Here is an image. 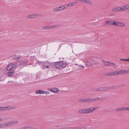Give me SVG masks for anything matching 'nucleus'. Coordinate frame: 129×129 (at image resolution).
<instances>
[{
    "mask_svg": "<svg viewBox=\"0 0 129 129\" xmlns=\"http://www.w3.org/2000/svg\"><path fill=\"white\" fill-rule=\"evenodd\" d=\"M53 11H58L57 8H54L53 9Z\"/></svg>",
    "mask_w": 129,
    "mask_h": 129,
    "instance_id": "ea45409f",
    "label": "nucleus"
},
{
    "mask_svg": "<svg viewBox=\"0 0 129 129\" xmlns=\"http://www.w3.org/2000/svg\"><path fill=\"white\" fill-rule=\"evenodd\" d=\"M28 61L27 60L18 61L17 62L18 66H21L22 65L27 66L28 64Z\"/></svg>",
    "mask_w": 129,
    "mask_h": 129,
    "instance_id": "7ed1b4c3",
    "label": "nucleus"
},
{
    "mask_svg": "<svg viewBox=\"0 0 129 129\" xmlns=\"http://www.w3.org/2000/svg\"><path fill=\"white\" fill-rule=\"evenodd\" d=\"M101 91H104L108 90V87H100Z\"/></svg>",
    "mask_w": 129,
    "mask_h": 129,
    "instance_id": "dca6fc26",
    "label": "nucleus"
},
{
    "mask_svg": "<svg viewBox=\"0 0 129 129\" xmlns=\"http://www.w3.org/2000/svg\"><path fill=\"white\" fill-rule=\"evenodd\" d=\"M72 129H74V126L72 127Z\"/></svg>",
    "mask_w": 129,
    "mask_h": 129,
    "instance_id": "680f3d73",
    "label": "nucleus"
},
{
    "mask_svg": "<svg viewBox=\"0 0 129 129\" xmlns=\"http://www.w3.org/2000/svg\"><path fill=\"white\" fill-rule=\"evenodd\" d=\"M83 109H80L78 111V112L79 113L83 114Z\"/></svg>",
    "mask_w": 129,
    "mask_h": 129,
    "instance_id": "473e14b6",
    "label": "nucleus"
},
{
    "mask_svg": "<svg viewBox=\"0 0 129 129\" xmlns=\"http://www.w3.org/2000/svg\"><path fill=\"white\" fill-rule=\"evenodd\" d=\"M81 2H83L84 3H87L88 4L90 5L91 4V2L89 0H82Z\"/></svg>",
    "mask_w": 129,
    "mask_h": 129,
    "instance_id": "f8f14e48",
    "label": "nucleus"
},
{
    "mask_svg": "<svg viewBox=\"0 0 129 129\" xmlns=\"http://www.w3.org/2000/svg\"><path fill=\"white\" fill-rule=\"evenodd\" d=\"M119 74H124V70H121L119 71Z\"/></svg>",
    "mask_w": 129,
    "mask_h": 129,
    "instance_id": "7c9ffc66",
    "label": "nucleus"
},
{
    "mask_svg": "<svg viewBox=\"0 0 129 129\" xmlns=\"http://www.w3.org/2000/svg\"><path fill=\"white\" fill-rule=\"evenodd\" d=\"M125 25V24L122 22H118V26H119V27H123Z\"/></svg>",
    "mask_w": 129,
    "mask_h": 129,
    "instance_id": "4468645a",
    "label": "nucleus"
},
{
    "mask_svg": "<svg viewBox=\"0 0 129 129\" xmlns=\"http://www.w3.org/2000/svg\"><path fill=\"white\" fill-rule=\"evenodd\" d=\"M10 64L12 67V69L16 67V66L17 65V62L15 63H11Z\"/></svg>",
    "mask_w": 129,
    "mask_h": 129,
    "instance_id": "a211bd4d",
    "label": "nucleus"
},
{
    "mask_svg": "<svg viewBox=\"0 0 129 129\" xmlns=\"http://www.w3.org/2000/svg\"><path fill=\"white\" fill-rule=\"evenodd\" d=\"M83 114H87L88 113V109H83Z\"/></svg>",
    "mask_w": 129,
    "mask_h": 129,
    "instance_id": "bb28decb",
    "label": "nucleus"
},
{
    "mask_svg": "<svg viewBox=\"0 0 129 129\" xmlns=\"http://www.w3.org/2000/svg\"><path fill=\"white\" fill-rule=\"evenodd\" d=\"M42 16V15H40V14H37V16L38 17L40 16Z\"/></svg>",
    "mask_w": 129,
    "mask_h": 129,
    "instance_id": "603ef678",
    "label": "nucleus"
},
{
    "mask_svg": "<svg viewBox=\"0 0 129 129\" xmlns=\"http://www.w3.org/2000/svg\"><path fill=\"white\" fill-rule=\"evenodd\" d=\"M95 90L96 91H101V88L99 87V88H97L95 89Z\"/></svg>",
    "mask_w": 129,
    "mask_h": 129,
    "instance_id": "a19ab883",
    "label": "nucleus"
},
{
    "mask_svg": "<svg viewBox=\"0 0 129 129\" xmlns=\"http://www.w3.org/2000/svg\"><path fill=\"white\" fill-rule=\"evenodd\" d=\"M37 17V14H33L30 15H29L27 16V18H35Z\"/></svg>",
    "mask_w": 129,
    "mask_h": 129,
    "instance_id": "9d476101",
    "label": "nucleus"
},
{
    "mask_svg": "<svg viewBox=\"0 0 129 129\" xmlns=\"http://www.w3.org/2000/svg\"><path fill=\"white\" fill-rule=\"evenodd\" d=\"M66 129H70V127H66Z\"/></svg>",
    "mask_w": 129,
    "mask_h": 129,
    "instance_id": "6e6d98bb",
    "label": "nucleus"
},
{
    "mask_svg": "<svg viewBox=\"0 0 129 129\" xmlns=\"http://www.w3.org/2000/svg\"><path fill=\"white\" fill-rule=\"evenodd\" d=\"M4 126H11L10 122L5 123H4Z\"/></svg>",
    "mask_w": 129,
    "mask_h": 129,
    "instance_id": "b1692460",
    "label": "nucleus"
},
{
    "mask_svg": "<svg viewBox=\"0 0 129 129\" xmlns=\"http://www.w3.org/2000/svg\"><path fill=\"white\" fill-rule=\"evenodd\" d=\"M58 26V25H54V26H52V27H51V29H52V28H55V27H58V26Z\"/></svg>",
    "mask_w": 129,
    "mask_h": 129,
    "instance_id": "a18cd8bd",
    "label": "nucleus"
},
{
    "mask_svg": "<svg viewBox=\"0 0 129 129\" xmlns=\"http://www.w3.org/2000/svg\"><path fill=\"white\" fill-rule=\"evenodd\" d=\"M125 61H129V59H125Z\"/></svg>",
    "mask_w": 129,
    "mask_h": 129,
    "instance_id": "4d7b16f0",
    "label": "nucleus"
},
{
    "mask_svg": "<svg viewBox=\"0 0 129 129\" xmlns=\"http://www.w3.org/2000/svg\"><path fill=\"white\" fill-rule=\"evenodd\" d=\"M124 7L125 8V10L129 9V4L127 5L126 6H124Z\"/></svg>",
    "mask_w": 129,
    "mask_h": 129,
    "instance_id": "2f4dec72",
    "label": "nucleus"
},
{
    "mask_svg": "<svg viewBox=\"0 0 129 129\" xmlns=\"http://www.w3.org/2000/svg\"><path fill=\"white\" fill-rule=\"evenodd\" d=\"M57 8L58 11H60L62 10V9H62V7L61 6L60 7H57Z\"/></svg>",
    "mask_w": 129,
    "mask_h": 129,
    "instance_id": "37998d69",
    "label": "nucleus"
},
{
    "mask_svg": "<svg viewBox=\"0 0 129 129\" xmlns=\"http://www.w3.org/2000/svg\"><path fill=\"white\" fill-rule=\"evenodd\" d=\"M12 69V67L10 63L7 68V70L8 71H9Z\"/></svg>",
    "mask_w": 129,
    "mask_h": 129,
    "instance_id": "412c9836",
    "label": "nucleus"
},
{
    "mask_svg": "<svg viewBox=\"0 0 129 129\" xmlns=\"http://www.w3.org/2000/svg\"><path fill=\"white\" fill-rule=\"evenodd\" d=\"M109 66L110 67L112 66L113 67V64H109Z\"/></svg>",
    "mask_w": 129,
    "mask_h": 129,
    "instance_id": "3c124183",
    "label": "nucleus"
},
{
    "mask_svg": "<svg viewBox=\"0 0 129 129\" xmlns=\"http://www.w3.org/2000/svg\"><path fill=\"white\" fill-rule=\"evenodd\" d=\"M2 119L1 118H0V121H1L2 120Z\"/></svg>",
    "mask_w": 129,
    "mask_h": 129,
    "instance_id": "13d9d810",
    "label": "nucleus"
},
{
    "mask_svg": "<svg viewBox=\"0 0 129 129\" xmlns=\"http://www.w3.org/2000/svg\"><path fill=\"white\" fill-rule=\"evenodd\" d=\"M102 99L100 97L91 98H84L80 99L79 100V102H90L93 101L100 100Z\"/></svg>",
    "mask_w": 129,
    "mask_h": 129,
    "instance_id": "f257e3e1",
    "label": "nucleus"
},
{
    "mask_svg": "<svg viewBox=\"0 0 129 129\" xmlns=\"http://www.w3.org/2000/svg\"><path fill=\"white\" fill-rule=\"evenodd\" d=\"M51 96V95H49L48 96Z\"/></svg>",
    "mask_w": 129,
    "mask_h": 129,
    "instance_id": "e2e57ef3",
    "label": "nucleus"
},
{
    "mask_svg": "<svg viewBox=\"0 0 129 129\" xmlns=\"http://www.w3.org/2000/svg\"><path fill=\"white\" fill-rule=\"evenodd\" d=\"M53 88H48V90L50 91L51 92H53Z\"/></svg>",
    "mask_w": 129,
    "mask_h": 129,
    "instance_id": "79ce46f5",
    "label": "nucleus"
},
{
    "mask_svg": "<svg viewBox=\"0 0 129 129\" xmlns=\"http://www.w3.org/2000/svg\"><path fill=\"white\" fill-rule=\"evenodd\" d=\"M79 129H86V127L85 126L83 127H79Z\"/></svg>",
    "mask_w": 129,
    "mask_h": 129,
    "instance_id": "c03bdc74",
    "label": "nucleus"
},
{
    "mask_svg": "<svg viewBox=\"0 0 129 129\" xmlns=\"http://www.w3.org/2000/svg\"><path fill=\"white\" fill-rule=\"evenodd\" d=\"M109 64H113V68H116V67H118V66H115L116 64L115 63H113L109 61H106L104 64L105 66H108Z\"/></svg>",
    "mask_w": 129,
    "mask_h": 129,
    "instance_id": "423d86ee",
    "label": "nucleus"
},
{
    "mask_svg": "<svg viewBox=\"0 0 129 129\" xmlns=\"http://www.w3.org/2000/svg\"><path fill=\"white\" fill-rule=\"evenodd\" d=\"M61 67H64L66 66V64L65 62H63V61H61Z\"/></svg>",
    "mask_w": 129,
    "mask_h": 129,
    "instance_id": "4be33fe9",
    "label": "nucleus"
},
{
    "mask_svg": "<svg viewBox=\"0 0 129 129\" xmlns=\"http://www.w3.org/2000/svg\"><path fill=\"white\" fill-rule=\"evenodd\" d=\"M36 93L37 94H49L50 92H49L41 90H38L36 91Z\"/></svg>",
    "mask_w": 129,
    "mask_h": 129,
    "instance_id": "20e7f679",
    "label": "nucleus"
},
{
    "mask_svg": "<svg viewBox=\"0 0 129 129\" xmlns=\"http://www.w3.org/2000/svg\"><path fill=\"white\" fill-rule=\"evenodd\" d=\"M113 20H109L106 22V23L107 24H109V25H112Z\"/></svg>",
    "mask_w": 129,
    "mask_h": 129,
    "instance_id": "aec40b11",
    "label": "nucleus"
},
{
    "mask_svg": "<svg viewBox=\"0 0 129 129\" xmlns=\"http://www.w3.org/2000/svg\"><path fill=\"white\" fill-rule=\"evenodd\" d=\"M116 111H125L126 110V107H124L122 108H120L116 109Z\"/></svg>",
    "mask_w": 129,
    "mask_h": 129,
    "instance_id": "1a4fd4ad",
    "label": "nucleus"
},
{
    "mask_svg": "<svg viewBox=\"0 0 129 129\" xmlns=\"http://www.w3.org/2000/svg\"><path fill=\"white\" fill-rule=\"evenodd\" d=\"M113 75H117L119 74V71H115L113 72H112Z\"/></svg>",
    "mask_w": 129,
    "mask_h": 129,
    "instance_id": "a878e982",
    "label": "nucleus"
},
{
    "mask_svg": "<svg viewBox=\"0 0 129 129\" xmlns=\"http://www.w3.org/2000/svg\"><path fill=\"white\" fill-rule=\"evenodd\" d=\"M98 108H92L88 109V113H91L93 112L95 110L98 109Z\"/></svg>",
    "mask_w": 129,
    "mask_h": 129,
    "instance_id": "6e6552de",
    "label": "nucleus"
},
{
    "mask_svg": "<svg viewBox=\"0 0 129 129\" xmlns=\"http://www.w3.org/2000/svg\"><path fill=\"white\" fill-rule=\"evenodd\" d=\"M59 26V25H58V26H58V27Z\"/></svg>",
    "mask_w": 129,
    "mask_h": 129,
    "instance_id": "338daca9",
    "label": "nucleus"
},
{
    "mask_svg": "<svg viewBox=\"0 0 129 129\" xmlns=\"http://www.w3.org/2000/svg\"><path fill=\"white\" fill-rule=\"evenodd\" d=\"M73 5V3H70L68 5H67L68 7V6L71 7Z\"/></svg>",
    "mask_w": 129,
    "mask_h": 129,
    "instance_id": "4c0bfd02",
    "label": "nucleus"
},
{
    "mask_svg": "<svg viewBox=\"0 0 129 129\" xmlns=\"http://www.w3.org/2000/svg\"><path fill=\"white\" fill-rule=\"evenodd\" d=\"M83 67H84L83 66Z\"/></svg>",
    "mask_w": 129,
    "mask_h": 129,
    "instance_id": "69168bd1",
    "label": "nucleus"
},
{
    "mask_svg": "<svg viewBox=\"0 0 129 129\" xmlns=\"http://www.w3.org/2000/svg\"><path fill=\"white\" fill-rule=\"evenodd\" d=\"M112 11L113 12H118L119 11V9L118 7L114 8L112 9Z\"/></svg>",
    "mask_w": 129,
    "mask_h": 129,
    "instance_id": "393cba45",
    "label": "nucleus"
},
{
    "mask_svg": "<svg viewBox=\"0 0 129 129\" xmlns=\"http://www.w3.org/2000/svg\"><path fill=\"white\" fill-rule=\"evenodd\" d=\"M103 63L104 64L105 62L106 61H105V60H103Z\"/></svg>",
    "mask_w": 129,
    "mask_h": 129,
    "instance_id": "8fccbe9b",
    "label": "nucleus"
},
{
    "mask_svg": "<svg viewBox=\"0 0 129 129\" xmlns=\"http://www.w3.org/2000/svg\"><path fill=\"white\" fill-rule=\"evenodd\" d=\"M23 129H35L34 128L29 126H26L23 127Z\"/></svg>",
    "mask_w": 129,
    "mask_h": 129,
    "instance_id": "ddd939ff",
    "label": "nucleus"
},
{
    "mask_svg": "<svg viewBox=\"0 0 129 129\" xmlns=\"http://www.w3.org/2000/svg\"><path fill=\"white\" fill-rule=\"evenodd\" d=\"M104 76H112L113 75L112 73V72H111L110 73H106L104 75Z\"/></svg>",
    "mask_w": 129,
    "mask_h": 129,
    "instance_id": "c85d7f7f",
    "label": "nucleus"
},
{
    "mask_svg": "<svg viewBox=\"0 0 129 129\" xmlns=\"http://www.w3.org/2000/svg\"><path fill=\"white\" fill-rule=\"evenodd\" d=\"M53 92L56 93L57 92L59 91L58 89L57 88H53Z\"/></svg>",
    "mask_w": 129,
    "mask_h": 129,
    "instance_id": "5701e85b",
    "label": "nucleus"
},
{
    "mask_svg": "<svg viewBox=\"0 0 129 129\" xmlns=\"http://www.w3.org/2000/svg\"><path fill=\"white\" fill-rule=\"evenodd\" d=\"M61 61L57 62L55 63L54 66L56 68L59 69L61 68Z\"/></svg>",
    "mask_w": 129,
    "mask_h": 129,
    "instance_id": "39448f33",
    "label": "nucleus"
},
{
    "mask_svg": "<svg viewBox=\"0 0 129 129\" xmlns=\"http://www.w3.org/2000/svg\"><path fill=\"white\" fill-rule=\"evenodd\" d=\"M20 57H18L17 56H14L13 57V59H14L16 60L18 58H19Z\"/></svg>",
    "mask_w": 129,
    "mask_h": 129,
    "instance_id": "72a5a7b5",
    "label": "nucleus"
},
{
    "mask_svg": "<svg viewBox=\"0 0 129 129\" xmlns=\"http://www.w3.org/2000/svg\"><path fill=\"white\" fill-rule=\"evenodd\" d=\"M118 22H115L113 21V23H112V25L115 26H117L118 24Z\"/></svg>",
    "mask_w": 129,
    "mask_h": 129,
    "instance_id": "cd10ccee",
    "label": "nucleus"
},
{
    "mask_svg": "<svg viewBox=\"0 0 129 129\" xmlns=\"http://www.w3.org/2000/svg\"><path fill=\"white\" fill-rule=\"evenodd\" d=\"M61 7H62V9H62V10L64 9H66L68 7L67 5H63L61 6Z\"/></svg>",
    "mask_w": 129,
    "mask_h": 129,
    "instance_id": "c756f323",
    "label": "nucleus"
},
{
    "mask_svg": "<svg viewBox=\"0 0 129 129\" xmlns=\"http://www.w3.org/2000/svg\"><path fill=\"white\" fill-rule=\"evenodd\" d=\"M115 86H111L109 87H108V89H114L115 88Z\"/></svg>",
    "mask_w": 129,
    "mask_h": 129,
    "instance_id": "f704fd0d",
    "label": "nucleus"
},
{
    "mask_svg": "<svg viewBox=\"0 0 129 129\" xmlns=\"http://www.w3.org/2000/svg\"><path fill=\"white\" fill-rule=\"evenodd\" d=\"M120 60L121 61H125V59H120Z\"/></svg>",
    "mask_w": 129,
    "mask_h": 129,
    "instance_id": "de8ad7c7",
    "label": "nucleus"
},
{
    "mask_svg": "<svg viewBox=\"0 0 129 129\" xmlns=\"http://www.w3.org/2000/svg\"><path fill=\"white\" fill-rule=\"evenodd\" d=\"M2 81V80H1L0 79V81Z\"/></svg>",
    "mask_w": 129,
    "mask_h": 129,
    "instance_id": "0e129e2a",
    "label": "nucleus"
},
{
    "mask_svg": "<svg viewBox=\"0 0 129 129\" xmlns=\"http://www.w3.org/2000/svg\"><path fill=\"white\" fill-rule=\"evenodd\" d=\"M74 129H79V127L74 126Z\"/></svg>",
    "mask_w": 129,
    "mask_h": 129,
    "instance_id": "49530a36",
    "label": "nucleus"
},
{
    "mask_svg": "<svg viewBox=\"0 0 129 129\" xmlns=\"http://www.w3.org/2000/svg\"><path fill=\"white\" fill-rule=\"evenodd\" d=\"M124 74H129V70H124Z\"/></svg>",
    "mask_w": 129,
    "mask_h": 129,
    "instance_id": "c9c22d12",
    "label": "nucleus"
},
{
    "mask_svg": "<svg viewBox=\"0 0 129 129\" xmlns=\"http://www.w3.org/2000/svg\"><path fill=\"white\" fill-rule=\"evenodd\" d=\"M15 109L14 107H2V110H11L13 109Z\"/></svg>",
    "mask_w": 129,
    "mask_h": 129,
    "instance_id": "0eeeda50",
    "label": "nucleus"
},
{
    "mask_svg": "<svg viewBox=\"0 0 129 129\" xmlns=\"http://www.w3.org/2000/svg\"><path fill=\"white\" fill-rule=\"evenodd\" d=\"M37 63L39 64H43V62L41 61H38Z\"/></svg>",
    "mask_w": 129,
    "mask_h": 129,
    "instance_id": "58836bf2",
    "label": "nucleus"
},
{
    "mask_svg": "<svg viewBox=\"0 0 129 129\" xmlns=\"http://www.w3.org/2000/svg\"><path fill=\"white\" fill-rule=\"evenodd\" d=\"M10 122L11 126L18 123H19V121L18 120H15L11 121Z\"/></svg>",
    "mask_w": 129,
    "mask_h": 129,
    "instance_id": "9b49d317",
    "label": "nucleus"
},
{
    "mask_svg": "<svg viewBox=\"0 0 129 129\" xmlns=\"http://www.w3.org/2000/svg\"><path fill=\"white\" fill-rule=\"evenodd\" d=\"M46 67L47 68H48L49 67V66H48H48H46Z\"/></svg>",
    "mask_w": 129,
    "mask_h": 129,
    "instance_id": "bf43d9fd",
    "label": "nucleus"
},
{
    "mask_svg": "<svg viewBox=\"0 0 129 129\" xmlns=\"http://www.w3.org/2000/svg\"><path fill=\"white\" fill-rule=\"evenodd\" d=\"M66 127H64L60 128L59 129H66Z\"/></svg>",
    "mask_w": 129,
    "mask_h": 129,
    "instance_id": "09e8293b",
    "label": "nucleus"
},
{
    "mask_svg": "<svg viewBox=\"0 0 129 129\" xmlns=\"http://www.w3.org/2000/svg\"><path fill=\"white\" fill-rule=\"evenodd\" d=\"M2 110V107H0V111H1Z\"/></svg>",
    "mask_w": 129,
    "mask_h": 129,
    "instance_id": "5fc2aeb1",
    "label": "nucleus"
},
{
    "mask_svg": "<svg viewBox=\"0 0 129 129\" xmlns=\"http://www.w3.org/2000/svg\"><path fill=\"white\" fill-rule=\"evenodd\" d=\"M118 8L119 9V11H125V8L124 7V6H122L121 7H118Z\"/></svg>",
    "mask_w": 129,
    "mask_h": 129,
    "instance_id": "f3484780",
    "label": "nucleus"
},
{
    "mask_svg": "<svg viewBox=\"0 0 129 129\" xmlns=\"http://www.w3.org/2000/svg\"><path fill=\"white\" fill-rule=\"evenodd\" d=\"M51 27H50V26H45L42 27V28L43 29H51Z\"/></svg>",
    "mask_w": 129,
    "mask_h": 129,
    "instance_id": "6ab92c4d",
    "label": "nucleus"
},
{
    "mask_svg": "<svg viewBox=\"0 0 129 129\" xmlns=\"http://www.w3.org/2000/svg\"><path fill=\"white\" fill-rule=\"evenodd\" d=\"M15 72H11L9 73L8 74V76L11 77H12L14 76V73Z\"/></svg>",
    "mask_w": 129,
    "mask_h": 129,
    "instance_id": "2eb2a0df",
    "label": "nucleus"
},
{
    "mask_svg": "<svg viewBox=\"0 0 129 129\" xmlns=\"http://www.w3.org/2000/svg\"><path fill=\"white\" fill-rule=\"evenodd\" d=\"M84 62L85 63V65L86 67H90L94 64L96 65L98 64L97 61H95V60L92 59H89V60H85Z\"/></svg>",
    "mask_w": 129,
    "mask_h": 129,
    "instance_id": "f03ea898",
    "label": "nucleus"
},
{
    "mask_svg": "<svg viewBox=\"0 0 129 129\" xmlns=\"http://www.w3.org/2000/svg\"><path fill=\"white\" fill-rule=\"evenodd\" d=\"M4 127V125L3 124H0V128H3Z\"/></svg>",
    "mask_w": 129,
    "mask_h": 129,
    "instance_id": "e433bc0d",
    "label": "nucleus"
},
{
    "mask_svg": "<svg viewBox=\"0 0 129 129\" xmlns=\"http://www.w3.org/2000/svg\"><path fill=\"white\" fill-rule=\"evenodd\" d=\"M126 110H129V107H126Z\"/></svg>",
    "mask_w": 129,
    "mask_h": 129,
    "instance_id": "864d4df0",
    "label": "nucleus"
},
{
    "mask_svg": "<svg viewBox=\"0 0 129 129\" xmlns=\"http://www.w3.org/2000/svg\"><path fill=\"white\" fill-rule=\"evenodd\" d=\"M70 129H72V127H70Z\"/></svg>",
    "mask_w": 129,
    "mask_h": 129,
    "instance_id": "052dcab7",
    "label": "nucleus"
}]
</instances>
